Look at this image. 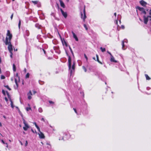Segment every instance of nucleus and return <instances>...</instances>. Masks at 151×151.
Segmentation results:
<instances>
[{
  "instance_id": "f257e3e1",
  "label": "nucleus",
  "mask_w": 151,
  "mask_h": 151,
  "mask_svg": "<svg viewBox=\"0 0 151 151\" xmlns=\"http://www.w3.org/2000/svg\"><path fill=\"white\" fill-rule=\"evenodd\" d=\"M5 44L6 45H8V48L9 52H12L13 51L12 45L10 41H8V39L7 37L6 38Z\"/></svg>"
},
{
  "instance_id": "f03ea898",
  "label": "nucleus",
  "mask_w": 151,
  "mask_h": 151,
  "mask_svg": "<svg viewBox=\"0 0 151 151\" xmlns=\"http://www.w3.org/2000/svg\"><path fill=\"white\" fill-rule=\"evenodd\" d=\"M66 54L68 57V66L69 69H70L71 68V58L70 56L69 55L68 52H66Z\"/></svg>"
},
{
  "instance_id": "7ed1b4c3",
  "label": "nucleus",
  "mask_w": 151,
  "mask_h": 151,
  "mask_svg": "<svg viewBox=\"0 0 151 151\" xmlns=\"http://www.w3.org/2000/svg\"><path fill=\"white\" fill-rule=\"evenodd\" d=\"M143 17L144 23L146 24H147L148 21V18H151V16H148L146 17L145 15H144Z\"/></svg>"
},
{
  "instance_id": "20e7f679",
  "label": "nucleus",
  "mask_w": 151,
  "mask_h": 151,
  "mask_svg": "<svg viewBox=\"0 0 151 151\" xmlns=\"http://www.w3.org/2000/svg\"><path fill=\"white\" fill-rule=\"evenodd\" d=\"M83 14H84V16H83V13L82 12H81V18L83 19V21L84 22H85V19H86V14L85 6H84V8L83 9Z\"/></svg>"
},
{
  "instance_id": "39448f33",
  "label": "nucleus",
  "mask_w": 151,
  "mask_h": 151,
  "mask_svg": "<svg viewBox=\"0 0 151 151\" xmlns=\"http://www.w3.org/2000/svg\"><path fill=\"white\" fill-rule=\"evenodd\" d=\"M6 36H8V41H10L12 38V35L10 33V31L9 30L7 31V33L6 34Z\"/></svg>"
},
{
  "instance_id": "423d86ee",
  "label": "nucleus",
  "mask_w": 151,
  "mask_h": 151,
  "mask_svg": "<svg viewBox=\"0 0 151 151\" xmlns=\"http://www.w3.org/2000/svg\"><path fill=\"white\" fill-rule=\"evenodd\" d=\"M136 8L140 11H141L142 13L144 14H146V12L145 11V9L144 8L142 7H140L139 6H137Z\"/></svg>"
},
{
  "instance_id": "0eeeda50",
  "label": "nucleus",
  "mask_w": 151,
  "mask_h": 151,
  "mask_svg": "<svg viewBox=\"0 0 151 151\" xmlns=\"http://www.w3.org/2000/svg\"><path fill=\"white\" fill-rule=\"evenodd\" d=\"M23 123L24 124L25 127H23V129L24 130L26 131L27 130V129L29 128V127L28 125L26 123L25 121L24 120Z\"/></svg>"
},
{
  "instance_id": "6e6552de",
  "label": "nucleus",
  "mask_w": 151,
  "mask_h": 151,
  "mask_svg": "<svg viewBox=\"0 0 151 151\" xmlns=\"http://www.w3.org/2000/svg\"><path fill=\"white\" fill-rule=\"evenodd\" d=\"M60 10L63 16L65 18H66L67 16V13L66 12H64L61 8H60Z\"/></svg>"
},
{
  "instance_id": "1a4fd4ad",
  "label": "nucleus",
  "mask_w": 151,
  "mask_h": 151,
  "mask_svg": "<svg viewBox=\"0 0 151 151\" xmlns=\"http://www.w3.org/2000/svg\"><path fill=\"white\" fill-rule=\"evenodd\" d=\"M39 136L40 138L41 139H44L45 138V137L44 135V134L41 132L40 130L39 131Z\"/></svg>"
},
{
  "instance_id": "9d476101",
  "label": "nucleus",
  "mask_w": 151,
  "mask_h": 151,
  "mask_svg": "<svg viewBox=\"0 0 151 151\" xmlns=\"http://www.w3.org/2000/svg\"><path fill=\"white\" fill-rule=\"evenodd\" d=\"M139 3L142 6H145V5L147 4V3L145 1L143 0L140 1H139Z\"/></svg>"
},
{
  "instance_id": "9b49d317",
  "label": "nucleus",
  "mask_w": 151,
  "mask_h": 151,
  "mask_svg": "<svg viewBox=\"0 0 151 151\" xmlns=\"http://www.w3.org/2000/svg\"><path fill=\"white\" fill-rule=\"evenodd\" d=\"M27 95L28 96V99L29 100H30L32 99L31 96L32 95V94L31 91H29V92L27 93Z\"/></svg>"
},
{
  "instance_id": "f8f14e48",
  "label": "nucleus",
  "mask_w": 151,
  "mask_h": 151,
  "mask_svg": "<svg viewBox=\"0 0 151 151\" xmlns=\"http://www.w3.org/2000/svg\"><path fill=\"white\" fill-rule=\"evenodd\" d=\"M59 1L60 2L61 6L63 8H65V6L63 1L61 0H59Z\"/></svg>"
},
{
  "instance_id": "ddd939ff",
  "label": "nucleus",
  "mask_w": 151,
  "mask_h": 151,
  "mask_svg": "<svg viewBox=\"0 0 151 151\" xmlns=\"http://www.w3.org/2000/svg\"><path fill=\"white\" fill-rule=\"evenodd\" d=\"M110 61L111 62H113L115 63H117V61L114 59V58L113 57V56L112 55L111 56V58L110 59Z\"/></svg>"
},
{
  "instance_id": "4468645a",
  "label": "nucleus",
  "mask_w": 151,
  "mask_h": 151,
  "mask_svg": "<svg viewBox=\"0 0 151 151\" xmlns=\"http://www.w3.org/2000/svg\"><path fill=\"white\" fill-rule=\"evenodd\" d=\"M72 33L73 35V37L76 40V41H78V39L76 35H75V33L73 31L72 32Z\"/></svg>"
},
{
  "instance_id": "2eb2a0df",
  "label": "nucleus",
  "mask_w": 151,
  "mask_h": 151,
  "mask_svg": "<svg viewBox=\"0 0 151 151\" xmlns=\"http://www.w3.org/2000/svg\"><path fill=\"white\" fill-rule=\"evenodd\" d=\"M96 61H97L100 64H101V65H102L103 64L99 60L98 55L97 54H96Z\"/></svg>"
},
{
  "instance_id": "dca6fc26",
  "label": "nucleus",
  "mask_w": 151,
  "mask_h": 151,
  "mask_svg": "<svg viewBox=\"0 0 151 151\" xmlns=\"http://www.w3.org/2000/svg\"><path fill=\"white\" fill-rule=\"evenodd\" d=\"M13 69L14 72H15L16 71V67L14 64H13Z\"/></svg>"
},
{
  "instance_id": "f3484780",
  "label": "nucleus",
  "mask_w": 151,
  "mask_h": 151,
  "mask_svg": "<svg viewBox=\"0 0 151 151\" xmlns=\"http://www.w3.org/2000/svg\"><path fill=\"white\" fill-rule=\"evenodd\" d=\"M145 76L147 80H150V78L148 76L147 74H145Z\"/></svg>"
},
{
  "instance_id": "a211bd4d",
  "label": "nucleus",
  "mask_w": 151,
  "mask_h": 151,
  "mask_svg": "<svg viewBox=\"0 0 151 151\" xmlns=\"http://www.w3.org/2000/svg\"><path fill=\"white\" fill-rule=\"evenodd\" d=\"M100 49H101V51L103 52H104L106 51V49L104 48H103V47H101L100 48Z\"/></svg>"
},
{
  "instance_id": "6ab92c4d",
  "label": "nucleus",
  "mask_w": 151,
  "mask_h": 151,
  "mask_svg": "<svg viewBox=\"0 0 151 151\" xmlns=\"http://www.w3.org/2000/svg\"><path fill=\"white\" fill-rule=\"evenodd\" d=\"M72 68L73 70H74L75 69V63L74 62H73V63L72 65Z\"/></svg>"
},
{
  "instance_id": "aec40b11",
  "label": "nucleus",
  "mask_w": 151,
  "mask_h": 151,
  "mask_svg": "<svg viewBox=\"0 0 151 151\" xmlns=\"http://www.w3.org/2000/svg\"><path fill=\"white\" fill-rule=\"evenodd\" d=\"M29 73H27L25 76V78H27L29 77Z\"/></svg>"
},
{
  "instance_id": "412c9836",
  "label": "nucleus",
  "mask_w": 151,
  "mask_h": 151,
  "mask_svg": "<svg viewBox=\"0 0 151 151\" xmlns=\"http://www.w3.org/2000/svg\"><path fill=\"white\" fill-rule=\"evenodd\" d=\"M69 49L70 51V52H71V53H72V55L74 56V54H73V51L72 50V49H71V47H70V46H69Z\"/></svg>"
},
{
  "instance_id": "4be33fe9",
  "label": "nucleus",
  "mask_w": 151,
  "mask_h": 151,
  "mask_svg": "<svg viewBox=\"0 0 151 151\" xmlns=\"http://www.w3.org/2000/svg\"><path fill=\"white\" fill-rule=\"evenodd\" d=\"M38 111L40 112L41 113L43 111V110L40 107L38 109Z\"/></svg>"
},
{
  "instance_id": "5701e85b",
  "label": "nucleus",
  "mask_w": 151,
  "mask_h": 151,
  "mask_svg": "<svg viewBox=\"0 0 151 151\" xmlns=\"http://www.w3.org/2000/svg\"><path fill=\"white\" fill-rule=\"evenodd\" d=\"M4 86L7 89H8L10 91L11 90V88H10L9 86L8 85L5 86Z\"/></svg>"
},
{
  "instance_id": "b1692460",
  "label": "nucleus",
  "mask_w": 151,
  "mask_h": 151,
  "mask_svg": "<svg viewBox=\"0 0 151 151\" xmlns=\"http://www.w3.org/2000/svg\"><path fill=\"white\" fill-rule=\"evenodd\" d=\"M15 83H16V86H17V87H18V83H17V79H16V78L15 79Z\"/></svg>"
},
{
  "instance_id": "393cba45",
  "label": "nucleus",
  "mask_w": 151,
  "mask_h": 151,
  "mask_svg": "<svg viewBox=\"0 0 151 151\" xmlns=\"http://www.w3.org/2000/svg\"><path fill=\"white\" fill-rule=\"evenodd\" d=\"M32 3L34 4H37L38 3V1H32Z\"/></svg>"
},
{
  "instance_id": "a878e982",
  "label": "nucleus",
  "mask_w": 151,
  "mask_h": 151,
  "mask_svg": "<svg viewBox=\"0 0 151 151\" xmlns=\"http://www.w3.org/2000/svg\"><path fill=\"white\" fill-rule=\"evenodd\" d=\"M122 48L123 49H124V41H122Z\"/></svg>"
},
{
  "instance_id": "bb28decb",
  "label": "nucleus",
  "mask_w": 151,
  "mask_h": 151,
  "mask_svg": "<svg viewBox=\"0 0 151 151\" xmlns=\"http://www.w3.org/2000/svg\"><path fill=\"white\" fill-rule=\"evenodd\" d=\"M11 106L12 108H14V106L13 105V102L12 100H11Z\"/></svg>"
},
{
  "instance_id": "cd10ccee",
  "label": "nucleus",
  "mask_w": 151,
  "mask_h": 151,
  "mask_svg": "<svg viewBox=\"0 0 151 151\" xmlns=\"http://www.w3.org/2000/svg\"><path fill=\"white\" fill-rule=\"evenodd\" d=\"M82 68L83 69V70H84V71L85 72H86V71H87L86 69V67L84 66H83Z\"/></svg>"
},
{
  "instance_id": "c85d7f7f",
  "label": "nucleus",
  "mask_w": 151,
  "mask_h": 151,
  "mask_svg": "<svg viewBox=\"0 0 151 151\" xmlns=\"http://www.w3.org/2000/svg\"><path fill=\"white\" fill-rule=\"evenodd\" d=\"M6 94L8 97L9 98V97H10V95H9V92L8 91H6Z\"/></svg>"
},
{
  "instance_id": "c756f323",
  "label": "nucleus",
  "mask_w": 151,
  "mask_h": 151,
  "mask_svg": "<svg viewBox=\"0 0 151 151\" xmlns=\"http://www.w3.org/2000/svg\"><path fill=\"white\" fill-rule=\"evenodd\" d=\"M83 26L85 28L86 30H87L88 29V27H87L86 25L85 24H83Z\"/></svg>"
},
{
  "instance_id": "7c9ffc66",
  "label": "nucleus",
  "mask_w": 151,
  "mask_h": 151,
  "mask_svg": "<svg viewBox=\"0 0 151 151\" xmlns=\"http://www.w3.org/2000/svg\"><path fill=\"white\" fill-rule=\"evenodd\" d=\"M21 23V20H19V24H18V27H19V28H20Z\"/></svg>"
},
{
  "instance_id": "2f4dec72",
  "label": "nucleus",
  "mask_w": 151,
  "mask_h": 151,
  "mask_svg": "<svg viewBox=\"0 0 151 151\" xmlns=\"http://www.w3.org/2000/svg\"><path fill=\"white\" fill-rule=\"evenodd\" d=\"M1 79H4L5 78V77L3 75H1Z\"/></svg>"
},
{
  "instance_id": "473e14b6",
  "label": "nucleus",
  "mask_w": 151,
  "mask_h": 151,
  "mask_svg": "<svg viewBox=\"0 0 151 151\" xmlns=\"http://www.w3.org/2000/svg\"><path fill=\"white\" fill-rule=\"evenodd\" d=\"M64 44L66 47L68 46V44L63 39Z\"/></svg>"
},
{
  "instance_id": "72a5a7b5",
  "label": "nucleus",
  "mask_w": 151,
  "mask_h": 151,
  "mask_svg": "<svg viewBox=\"0 0 151 151\" xmlns=\"http://www.w3.org/2000/svg\"><path fill=\"white\" fill-rule=\"evenodd\" d=\"M37 128L38 131H40V129L39 127L37 125L35 126Z\"/></svg>"
},
{
  "instance_id": "f704fd0d",
  "label": "nucleus",
  "mask_w": 151,
  "mask_h": 151,
  "mask_svg": "<svg viewBox=\"0 0 151 151\" xmlns=\"http://www.w3.org/2000/svg\"><path fill=\"white\" fill-rule=\"evenodd\" d=\"M2 93H3V94L4 95H6V93H5V91L4 90H2Z\"/></svg>"
},
{
  "instance_id": "c9c22d12",
  "label": "nucleus",
  "mask_w": 151,
  "mask_h": 151,
  "mask_svg": "<svg viewBox=\"0 0 151 151\" xmlns=\"http://www.w3.org/2000/svg\"><path fill=\"white\" fill-rule=\"evenodd\" d=\"M9 52L11 54L10 55V57L11 58H12V55H13V53L12 52Z\"/></svg>"
},
{
  "instance_id": "e433bc0d",
  "label": "nucleus",
  "mask_w": 151,
  "mask_h": 151,
  "mask_svg": "<svg viewBox=\"0 0 151 151\" xmlns=\"http://www.w3.org/2000/svg\"><path fill=\"white\" fill-rule=\"evenodd\" d=\"M16 76L19 79V76H18V73H17L16 74Z\"/></svg>"
},
{
  "instance_id": "4c0bfd02",
  "label": "nucleus",
  "mask_w": 151,
  "mask_h": 151,
  "mask_svg": "<svg viewBox=\"0 0 151 151\" xmlns=\"http://www.w3.org/2000/svg\"><path fill=\"white\" fill-rule=\"evenodd\" d=\"M49 102L50 104H54V103L53 102L51 101H49Z\"/></svg>"
},
{
  "instance_id": "58836bf2",
  "label": "nucleus",
  "mask_w": 151,
  "mask_h": 151,
  "mask_svg": "<svg viewBox=\"0 0 151 151\" xmlns=\"http://www.w3.org/2000/svg\"><path fill=\"white\" fill-rule=\"evenodd\" d=\"M84 56L86 60L87 61V60H88V58H87V56H86V55L85 54H84Z\"/></svg>"
},
{
  "instance_id": "ea45409f",
  "label": "nucleus",
  "mask_w": 151,
  "mask_h": 151,
  "mask_svg": "<svg viewBox=\"0 0 151 151\" xmlns=\"http://www.w3.org/2000/svg\"><path fill=\"white\" fill-rule=\"evenodd\" d=\"M73 109L74 110L76 114H77V111L76 110L75 108H73Z\"/></svg>"
},
{
  "instance_id": "a19ab883",
  "label": "nucleus",
  "mask_w": 151,
  "mask_h": 151,
  "mask_svg": "<svg viewBox=\"0 0 151 151\" xmlns=\"http://www.w3.org/2000/svg\"><path fill=\"white\" fill-rule=\"evenodd\" d=\"M24 72L25 73H26L27 72V69L26 68H24Z\"/></svg>"
},
{
  "instance_id": "79ce46f5",
  "label": "nucleus",
  "mask_w": 151,
  "mask_h": 151,
  "mask_svg": "<svg viewBox=\"0 0 151 151\" xmlns=\"http://www.w3.org/2000/svg\"><path fill=\"white\" fill-rule=\"evenodd\" d=\"M31 109V108L29 107V108H26V109H27V111H28L29 110H30Z\"/></svg>"
},
{
  "instance_id": "37998d69",
  "label": "nucleus",
  "mask_w": 151,
  "mask_h": 151,
  "mask_svg": "<svg viewBox=\"0 0 151 151\" xmlns=\"http://www.w3.org/2000/svg\"><path fill=\"white\" fill-rule=\"evenodd\" d=\"M13 14L12 13V14L11 15V17H10L11 20L13 18Z\"/></svg>"
},
{
  "instance_id": "c03bdc74",
  "label": "nucleus",
  "mask_w": 151,
  "mask_h": 151,
  "mask_svg": "<svg viewBox=\"0 0 151 151\" xmlns=\"http://www.w3.org/2000/svg\"><path fill=\"white\" fill-rule=\"evenodd\" d=\"M107 52L108 53H109L110 55L111 56L112 55L111 53L110 52H109V51H107Z\"/></svg>"
},
{
  "instance_id": "a18cd8bd",
  "label": "nucleus",
  "mask_w": 151,
  "mask_h": 151,
  "mask_svg": "<svg viewBox=\"0 0 151 151\" xmlns=\"http://www.w3.org/2000/svg\"><path fill=\"white\" fill-rule=\"evenodd\" d=\"M1 141L2 142L3 144H5L6 143H5L4 142V140L2 139L1 140Z\"/></svg>"
},
{
  "instance_id": "49530a36",
  "label": "nucleus",
  "mask_w": 151,
  "mask_h": 151,
  "mask_svg": "<svg viewBox=\"0 0 151 151\" xmlns=\"http://www.w3.org/2000/svg\"><path fill=\"white\" fill-rule=\"evenodd\" d=\"M5 101H8V99L6 97H5Z\"/></svg>"
},
{
  "instance_id": "de8ad7c7",
  "label": "nucleus",
  "mask_w": 151,
  "mask_h": 151,
  "mask_svg": "<svg viewBox=\"0 0 151 151\" xmlns=\"http://www.w3.org/2000/svg\"><path fill=\"white\" fill-rule=\"evenodd\" d=\"M57 5L58 6V9H60V8H59V4L58 3H57Z\"/></svg>"
},
{
  "instance_id": "09e8293b",
  "label": "nucleus",
  "mask_w": 151,
  "mask_h": 151,
  "mask_svg": "<svg viewBox=\"0 0 151 151\" xmlns=\"http://www.w3.org/2000/svg\"><path fill=\"white\" fill-rule=\"evenodd\" d=\"M57 5L58 6V9H60V8H59V4L58 3H57Z\"/></svg>"
},
{
  "instance_id": "8fccbe9b",
  "label": "nucleus",
  "mask_w": 151,
  "mask_h": 151,
  "mask_svg": "<svg viewBox=\"0 0 151 151\" xmlns=\"http://www.w3.org/2000/svg\"><path fill=\"white\" fill-rule=\"evenodd\" d=\"M28 144V142L27 141H26V143H25V146H26Z\"/></svg>"
},
{
  "instance_id": "3c124183",
  "label": "nucleus",
  "mask_w": 151,
  "mask_h": 151,
  "mask_svg": "<svg viewBox=\"0 0 151 151\" xmlns=\"http://www.w3.org/2000/svg\"><path fill=\"white\" fill-rule=\"evenodd\" d=\"M149 14H150L149 16H151V9H150V11Z\"/></svg>"
},
{
  "instance_id": "603ef678",
  "label": "nucleus",
  "mask_w": 151,
  "mask_h": 151,
  "mask_svg": "<svg viewBox=\"0 0 151 151\" xmlns=\"http://www.w3.org/2000/svg\"><path fill=\"white\" fill-rule=\"evenodd\" d=\"M5 144L6 145V147L8 148V144L6 143Z\"/></svg>"
},
{
  "instance_id": "864d4df0",
  "label": "nucleus",
  "mask_w": 151,
  "mask_h": 151,
  "mask_svg": "<svg viewBox=\"0 0 151 151\" xmlns=\"http://www.w3.org/2000/svg\"><path fill=\"white\" fill-rule=\"evenodd\" d=\"M121 28L123 29H124V26L123 25L121 26Z\"/></svg>"
},
{
  "instance_id": "5fc2aeb1",
  "label": "nucleus",
  "mask_w": 151,
  "mask_h": 151,
  "mask_svg": "<svg viewBox=\"0 0 151 151\" xmlns=\"http://www.w3.org/2000/svg\"><path fill=\"white\" fill-rule=\"evenodd\" d=\"M33 93L34 94H35V93H36V91H33Z\"/></svg>"
},
{
  "instance_id": "6e6d98bb",
  "label": "nucleus",
  "mask_w": 151,
  "mask_h": 151,
  "mask_svg": "<svg viewBox=\"0 0 151 151\" xmlns=\"http://www.w3.org/2000/svg\"><path fill=\"white\" fill-rule=\"evenodd\" d=\"M41 120L42 121H45V120H44V119L43 118H42V119H41Z\"/></svg>"
},
{
  "instance_id": "4d7b16f0",
  "label": "nucleus",
  "mask_w": 151,
  "mask_h": 151,
  "mask_svg": "<svg viewBox=\"0 0 151 151\" xmlns=\"http://www.w3.org/2000/svg\"><path fill=\"white\" fill-rule=\"evenodd\" d=\"M31 131L32 132H33V133H35V132L32 129H31Z\"/></svg>"
},
{
  "instance_id": "13d9d810",
  "label": "nucleus",
  "mask_w": 151,
  "mask_h": 151,
  "mask_svg": "<svg viewBox=\"0 0 151 151\" xmlns=\"http://www.w3.org/2000/svg\"><path fill=\"white\" fill-rule=\"evenodd\" d=\"M114 15L115 16V17H116V13H115L114 14Z\"/></svg>"
},
{
  "instance_id": "bf43d9fd",
  "label": "nucleus",
  "mask_w": 151,
  "mask_h": 151,
  "mask_svg": "<svg viewBox=\"0 0 151 151\" xmlns=\"http://www.w3.org/2000/svg\"><path fill=\"white\" fill-rule=\"evenodd\" d=\"M34 124H35V126L37 125V124L35 122H34Z\"/></svg>"
},
{
  "instance_id": "052dcab7",
  "label": "nucleus",
  "mask_w": 151,
  "mask_h": 151,
  "mask_svg": "<svg viewBox=\"0 0 151 151\" xmlns=\"http://www.w3.org/2000/svg\"><path fill=\"white\" fill-rule=\"evenodd\" d=\"M34 124H35V126L37 125V124L35 122H34Z\"/></svg>"
},
{
  "instance_id": "680f3d73",
  "label": "nucleus",
  "mask_w": 151,
  "mask_h": 151,
  "mask_svg": "<svg viewBox=\"0 0 151 151\" xmlns=\"http://www.w3.org/2000/svg\"><path fill=\"white\" fill-rule=\"evenodd\" d=\"M93 60H95V61H96V58H95V57H93Z\"/></svg>"
},
{
  "instance_id": "e2e57ef3",
  "label": "nucleus",
  "mask_w": 151,
  "mask_h": 151,
  "mask_svg": "<svg viewBox=\"0 0 151 151\" xmlns=\"http://www.w3.org/2000/svg\"><path fill=\"white\" fill-rule=\"evenodd\" d=\"M42 50H43L45 54V51L43 49Z\"/></svg>"
},
{
  "instance_id": "0e129e2a",
  "label": "nucleus",
  "mask_w": 151,
  "mask_h": 151,
  "mask_svg": "<svg viewBox=\"0 0 151 151\" xmlns=\"http://www.w3.org/2000/svg\"><path fill=\"white\" fill-rule=\"evenodd\" d=\"M1 58H0V63H1Z\"/></svg>"
},
{
  "instance_id": "69168bd1",
  "label": "nucleus",
  "mask_w": 151,
  "mask_h": 151,
  "mask_svg": "<svg viewBox=\"0 0 151 151\" xmlns=\"http://www.w3.org/2000/svg\"><path fill=\"white\" fill-rule=\"evenodd\" d=\"M0 126L1 127L2 126V124L0 122Z\"/></svg>"
},
{
  "instance_id": "338daca9",
  "label": "nucleus",
  "mask_w": 151,
  "mask_h": 151,
  "mask_svg": "<svg viewBox=\"0 0 151 151\" xmlns=\"http://www.w3.org/2000/svg\"><path fill=\"white\" fill-rule=\"evenodd\" d=\"M20 142L21 143V144L22 145V143L21 142V141H20Z\"/></svg>"
},
{
  "instance_id": "774afa93",
  "label": "nucleus",
  "mask_w": 151,
  "mask_h": 151,
  "mask_svg": "<svg viewBox=\"0 0 151 151\" xmlns=\"http://www.w3.org/2000/svg\"><path fill=\"white\" fill-rule=\"evenodd\" d=\"M14 50L15 51H17V49H16V50L14 49Z\"/></svg>"
}]
</instances>
